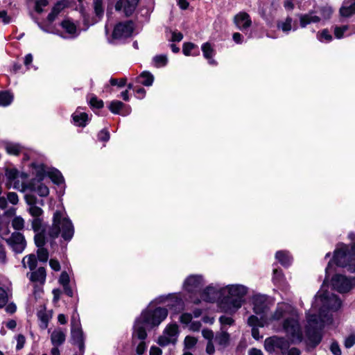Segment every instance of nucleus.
<instances>
[{
  "instance_id": "obj_5",
  "label": "nucleus",
  "mask_w": 355,
  "mask_h": 355,
  "mask_svg": "<svg viewBox=\"0 0 355 355\" xmlns=\"http://www.w3.org/2000/svg\"><path fill=\"white\" fill-rule=\"evenodd\" d=\"M334 261L340 267H347L352 271L355 270V243L350 250L346 245L341 244L340 247L334 252Z\"/></svg>"
},
{
  "instance_id": "obj_56",
  "label": "nucleus",
  "mask_w": 355,
  "mask_h": 355,
  "mask_svg": "<svg viewBox=\"0 0 355 355\" xmlns=\"http://www.w3.org/2000/svg\"><path fill=\"white\" fill-rule=\"evenodd\" d=\"M330 350L334 355H341V349L338 342L336 341L332 342L330 346Z\"/></svg>"
},
{
  "instance_id": "obj_8",
  "label": "nucleus",
  "mask_w": 355,
  "mask_h": 355,
  "mask_svg": "<svg viewBox=\"0 0 355 355\" xmlns=\"http://www.w3.org/2000/svg\"><path fill=\"white\" fill-rule=\"evenodd\" d=\"M71 343L78 345L81 354H83L85 349L83 332L79 321L74 316L71 318Z\"/></svg>"
},
{
  "instance_id": "obj_29",
  "label": "nucleus",
  "mask_w": 355,
  "mask_h": 355,
  "mask_svg": "<svg viewBox=\"0 0 355 355\" xmlns=\"http://www.w3.org/2000/svg\"><path fill=\"white\" fill-rule=\"evenodd\" d=\"M61 26L67 33L74 37L78 35L76 26L69 19H65L61 23Z\"/></svg>"
},
{
  "instance_id": "obj_57",
  "label": "nucleus",
  "mask_w": 355,
  "mask_h": 355,
  "mask_svg": "<svg viewBox=\"0 0 355 355\" xmlns=\"http://www.w3.org/2000/svg\"><path fill=\"white\" fill-rule=\"evenodd\" d=\"M48 4L47 0H39L35 3V10L40 13L43 11L42 8L46 6Z\"/></svg>"
},
{
  "instance_id": "obj_45",
  "label": "nucleus",
  "mask_w": 355,
  "mask_h": 355,
  "mask_svg": "<svg viewBox=\"0 0 355 355\" xmlns=\"http://www.w3.org/2000/svg\"><path fill=\"white\" fill-rule=\"evenodd\" d=\"M94 7L96 15L98 17H101L103 14V1L102 0H94Z\"/></svg>"
},
{
  "instance_id": "obj_59",
  "label": "nucleus",
  "mask_w": 355,
  "mask_h": 355,
  "mask_svg": "<svg viewBox=\"0 0 355 355\" xmlns=\"http://www.w3.org/2000/svg\"><path fill=\"white\" fill-rule=\"evenodd\" d=\"M7 198L8 201L12 205H17L18 203L19 199L18 196L15 192H9L7 194Z\"/></svg>"
},
{
  "instance_id": "obj_30",
  "label": "nucleus",
  "mask_w": 355,
  "mask_h": 355,
  "mask_svg": "<svg viewBox=\"0 0 355 355\" xmlns=\"http://www.w3.org/2000/svg\"><path fill=\"white\" fill-rule=\"evenodd\" d=\"M293 19L287 17L284 20L279 21L277 23V28L285 33H288L291 30L296 31L297 28H292Z\"/></svg>"
},
{
  "instance_id": "obj_6",
  "label": "nucleus",
  "mask_w": 355,
  "mask_h": 355,
  "mask_svg": "<svg viewBox=\"0 0 355 355\" xmlns=\"http://www.w3.org/2000/svg\"><path fill=\"white\" fill-rule=\"evenodd\" d=\"M168 315V311L165 308L158 307L155 310H146L141 313L140 317L146 326L151 327L158 326Z\"/></svg>"
},
{
  "instance_id": "obj_9",
  "label": "nucleus",
  "mask_w": 355,
  "mask_h": 355,
  "mask_svg": "<svg viewBox=\"0 0 355 355\" xmlns=\"http://www.w3.org/2000/svg\"><path fill=\"white\" fill-rule=\"evenodd\" d=\"M253 310L257 315H261L262 319H268L267 313L271 303L268 297L263 295H256L253 298Z\"/></svg>"
},
{
  "instance_id": "obj_18",
  "label": "nucleus",
  "mask_w": 355,
  "mask_h": 355,
  "mask_svg": "<svg viewBox=\"0 0 355 355\" xmlns=\"http://www.w3.org/2000/svg\"><path fill=\"white\" fill-rule=\"evenodd\" d=\"M300 26L301 28H306L311 24L318 23L320 21V17L314 15L313 12L301 14L298 15Z\"/></svg>"
},
{
  "instance_id": "obj_19",
  "label": "nucleus",
  "mask_w": 355,
  "mask_h": 355,
  "mask_svg": "<svg viewBox=\"0 0 355 355\" xmlns=\"http://www.w3.org/2000/svg\"><path fill=\"white\" fill-rule=\"evenodd\" d=\"M340 15L343 17H350L355 14V0H345L340 8Z\"/></svg>"
},
{
  "instance_id": "obj_3",
  "label": "nucleus",
  "mask_w": 355,
  "mask_h": 355,
  "mask_svg": "<svg viewBox=\"0 0 355 355\" xmlns=\"http://www.w3.org/2000/svg\"><path fill=\"white\" fill-rule=\"evenodd\" d=\"M74 234V228L71 221L66 218L60 211H56L53 214L52 225L49 228L47 235L52 239H55L60 234L62 238L69 241Z\"/></svg>"
},
{
  "instance_id": "obj_51",
  "label": "nucleus",
  "mask_w": 355,
  "mask_h": 355,
  "mask_svg": "<svg viewBox=\"0 0 355 355\" xmlns=\"http://www.w3.org/2000/svg\"><path fill=\"white\" fill-rule=\"evenodd\" d=\"M196 47H197V46L195 45L193 43H191V42L184 43L183 45V49H182L183 53L185 55L189 56V55H191V50H193V49H195Z\"/></svg>"
},
{
  "instance_id": "obj_48",
  "label": "nucleus",
  "mask_w": 355,
  "mask_h": 355,
  "mask_svg": "<svg viewBox=\"0 0 355 355\" xmlns=\"http://www.w3.org/2000/svg\"><path fill=\"white\" fill-rule=\"evenodd\" d=\"M28 211L30 214L35 218H40L39 216L43 213L42 209L36 205L31 206Z\"/></svg>"
},
{
  "instance_id": "obj_31",
  "label": "nucleus",
  "mask_w": 355,
  "mask_h": 355,
  "mask_svg": "<svg viewBox=\"0 0 355 355\" xmlns=\"http://www.w3.org/2000/svg\"><path fill=\"white\" fill-rule=\"evenodd\" d=\"M139 82L144 86H151L154 81L153 75L148 71L142 72L138 78Z\"/></svg>"
},
{
  "instance_id": "obj_28",
  "label": "nucleus",
  "mask_w": 355,
  "mask_h": 355,
  "mask_svg": "<svg viewBox=\"0 0 355 355\" xmlns=\"http://www.w3.org/2000/svg\"><path fill=\"white\" fill-rule=\"evenodd\" d=\"M31 166L33 167V174L35 175L38 181L42 180L44 176L47 175L48 171L46 170L44 165L33 163Z\"/></svg>"
},
{
  "instance_id": "obj_42",
  "label": "nucleus",
  "mask_w": 355,
  "mask_h": 355,
  "mask_svg": "<svg viewBox=\"0 0 355 355\" xmlns=\"http://www.w3.org/2000/svg\"><path fill=\"white\" fill-rule=\"evenodd\" d=\"M12 226L16 230H21L24 227V220L21 216H15L12 220Z\"/></svg>"
},
{
  "instance_id": "obj_41",
  "label": "nucleus",
  "mask_w": 355,
  "mask_h": 355,
  "mask_svg": "<svg viewBox=\"0 0 355 355\" xmlns=\"http://www.w3.org/2000/svg\"><path fill=\"white\" fill-rule=\"evenodd\" d=\"M317 38L321 42H328L331 41L332 36L327 29H324L317 34Z\"/></svg>"
},
{
  "instance_id": "obj_58",
  "label": "nucleus",
  "mask_w": 355,
  "mask_h": 355,
  "mask_svg": "<svg viewBox=\"0 0 355 355\" xmlns=\"http://www.w3.org/2000/svg\"><path fill=\"white\" fill-rule=\"evenodd\" d=\"M98 139L102 141H107L110 139V134L107 130H102L98 134Z\"/></svg>"
},
{
  "instance_id": "obj_43",
  "label": "nucleus",
  "mask_w": 355,
  "mask_h": 355,
  "mask_svg": "<svg viewBox=\"0 0 355 355\" xmlns=\"http://www.w3.org/2000/svg\"><path fill=\"white\" fill-rule=\"evenodd\" d=\"M37 255L38 259L42 262H46L49 259V252L44 248H38Z\"/></svg>"
},
{
  "instance_id": "obj_44",
  "label": "nucleus",
  "mask_w": 355,
  "mask_h": 355,
  "mask_svg": "<svg viewBox=\"0 0 355 355\" xmlns=\"http://www.w3.org/2000/svg\"><path fill=\"white\" fill-rule=\"evenodd\" d=\"M37 316L42 322V327L43 329H46L48 327V323L50 318L49 315L45 312V311H40L37 313Z\"/></svg>"
},
{
  "instance_id": "obj_24",
  "label": "nucleus",
  "mask_w": 355,
  "mask_h": 355,
  "mask_svg": "<svg viewBox=\"0 0 355 355\" xmlns=\"http://www.w3.org/2000/svg\"><path fill=\"white\" fill-rule=\"evenodd\" d=\"M68 2L65 0L58 1L53 8L51 12L48 15L49 21L55 20L58 15L68 6Z\"/></svg>"
},
{
  "instance_id": "obj_39",
  "label": "nucleus",
  "mask_w": 355,
  "mask_h": 355,
  "mask_svg": "<svg viewBox=\"0 0 355 355\" xmlns=\"http://www.w3.org/2000/svg\"><path fill=\"white\" fill-rule=\"evenodd\" d=\"M153 62L156 67H162L166 65L168 58L166 55H158L153 58Z\"/></svg>"
},
{
  "instance_id": "obj_13",
  "label": "nucleus",
  "mask_w": 355,
  "mask_h": 355,
  "mask_svg": "<svg viewBox=\"0 0 355 355\" xmlns=\"http://www.w3.org/2000/svg\"><path fill=\"white\" fill-rule=\"evenodd\" d=\"M6 241L15 253H21L26 246L25 238L20 232H13Z\"/></svg>"
},
{
  "instance_id": "obj_49",
  "label": "nucleus",
  "mask_w": 355,
  "mask_h": 355,
  "mask_svg": "<svg viewBox=\"0 0 355 355\" xmlns=\"http://www.w3.org/2000/svg\"><path fill=\"white\" fill-rule=\"evenodd\" d=\"M348 30L347 26H336L334 28V35L337 39H340L343 37L344 33Z\"/></svg>"
},
{
  "instance_id": "obj_12",
  "label": "nucleus",
  "mask_w": 355,
  "mask_h": 355,
  "mask_svg": "<svg viewBox=\"0 0 355 355\" xmlns=\"http://www.w3.org/2000/svg\"><path fill=\"white\" fill-rule=\"evenodd\" d=\"M134 31V24L131 21L117 24L113 30L112 37L115 40H122L132 35Z\"/></svg>"
},
{
  "instance_id": "obj_50",
  "label": "nucleus",
  "mask_w": 355,
  "mask_h": 355,
  "mask_svg": "<svg viewBox=\"0 0 355 355\" xmlns=\"http://www.w3.org/2000/svg\"><path fill=\"white\" fill-rule=\"evenodd\" d=\"M89 104L92 107L101 108L103 106V102L101 100L97 98V97L93 96L89 99Z\"/></svg>"
},
{
  "instance_id": "obj_27",
  "label": "nucleus",
  "mask_w": 355,
  "mask_h": 355,
  "mask_svg": "<svg viewBox=\"0 0 355 355\" xmlns=\"http://www.w3.org/2000/svg\"><path fill=\"white\" fill-rule=\"evenodd\" d=\"M214 339L218 345L225 348L229 345L230 334L225 331H221L216 334Z\"/></svg>"
},
{
  "instance_id": "obj_26",
  "label": "nucleus",
  "mask_w": 355,
  "mask_h": 355,
  "mask_svg": "<svg viewBox=\"0 0 355 355\" xmlns=\"http://www.w3.org/2000/svg\"><path fill=\"white\" fill-rule=\"evenodd\" d=\"M66 335L61 329L54 330L51 336V340L53 345H61L65 340Z\"/></svg>"
},
{
  "instance_id": "obj_63",
  "label": "nucleus",
  "mask_w": 355,
  "mask_h": 355,
  "mask_svg": "<svg viewBox=\"0 0 355 355\" xmlns=\"http://www.w3.org/2000/svg\"><path fill=\"white\" fill-rule=\"evenodd\" d=\"M219 321L222 324L232 325L234 322V320L227 316L222 315L219 318Z\"/></svg>"
},
{
  "instance_id": "obj_33",
  "label": "nucleus",
  "mask_w": 355,
  "mask_h": 355,
  "mask_svg": "<svg viewBox=\"0 0 355 355\" xmlns=\"http://www.w3.org/2000/svg\"><path fill=\"white\" fill-rule=\"evenodd\" d=\"M6 150L7 153L10 155L24 154V148L19 144L8 143L6 144Z\"/></svg>"
},
{
  "instance_id": "obj_34",
  "label": "nucleus",
  "mask_w": 355,
  "mask_h": 355,
  "mask_svg": "<svg viewBox=\"0 0 355 355\" xmlns=\"http://www.w3.org/2000/svg\"><path fill=\"white\" fill-rule=\"evenodd\" d=\"M47 175L56 184H60L64 182V178L61 173L56 169L48 171Z\"/></svg>"
},
{
  "instance_id": "obj_38",
  "label": "nucleus",
  "mask_w": 355,
  "mask_h": 355,
  "mask_svg": "<svg viewBox=\"0 0 355 355\" xmlns=\"http://www.w3.org/2000/svg\"><path fill=\"white\" fill-rule=\"evenodd\" d=\"M30 189L35 191L40 196L43 197L48 196L49 193V188L42 183L38 184L37 187L30 185Z\"/></svg>"
},
{
  "instance_id": "obj_17",
  "label": "nucleus",
  "mask_w": 355,
  "mask_h": 355,
  "mask_svg": "<svg viewBox=\"0 0 355 355\" xmlns=\"http://www.w3.org/2000/svg\"><path fill=\"white\" fill-rule=\"evenodd\" d=\"M145 325L146 322H143L141 317L138 318L135 323L134 332L132 334L133 339L137 338L141 340H144L147 337V333L146 331Z\"/></svg>"
},
{
  "instance_id": "obj_11",
  "label": "nucleus",
  "mask_w": 355,
  "mask_h": 355,
  "mask_svg": "<svg viewBox=\"0 0 355 355\" xmlns=\"http://www.w3.org/2000/svg\"><path fill=\"white\" fill-rule=\"evenodd\" d=\"M178 327L176 324L168 325L164 333L158 338L157 343L162 347L166 346L170 343L175 344L177 341Z\"/></svg>"
},
{
  "instance_id": "obj_54",
  "label": "nucleus",
  "mask_w": 355,
  "mask_h": 355,
  "mask_svg": "<svg viewBox=\"0 0 355 355\" xmlns=\"http://www.w3.org/2000/svg\"><path fill=\"white\" fill-rule=\"evenodd\" d=\"M6 175L9 180H15L19 178V172L17 169H7Z\"/></svg>"
},
{
  "instance_id": "obj_64",
  "label": "nucleus",
  "mask_w": 355,
  "mask_h": 355,
  "mask_svg": "<svg viewBox=\"0 0 355 355\" xmlns=\"http://www.w3.org/2000/svg\"><path fill=\"white\" fill-rule=\"evenodd\" d=\"M49 265L51 268L55 271H59L60 270V265L58 260L51 259L49 261Z\"/></svg>"
},
{
  "instance_id": "obj_37",
  "label": "nucleus",
  "mask_w": 355,
  "mask_h": 355,
  "mask_svg": "<svg viewBox=\"0 0 355 355\" xmlns=\"http://www.w3.org/2000/svg\"><path fill=\"white\" fill-rule=\"evenodd\" d=\"M268 319H262L261 315H260V319H259L255 315H251L249 317L248 320V323L250 326L253 327H263L264 326V321L267 320Z\"/></svg>"
},
{
  "instance_id": "obj_21",
  "label": "nucleus",
  "mask_w": 355,
  "mask_h": 355,
  "mask_svg": "<svg viewBox=\"0 0 355 355\" xmlns=\"http://www.w3.org/2000/svg\"><path fill=\"white\" fill-rule=\"evenodd\" d=\"M124 107L125 105L122 102L119 101H112L110 103L109 109L114 114L125 116L130 113L131 110L130 107H128L127 109L123 110V108Z\"/></svg>"
},
{
  "instance_id": "obj_55",
  "label": "nucleus",
  "mask_w": 355,
  "mask_h": 355,
  "mask_svg": "<svg viewBox=\"0 0 355 355\" xmlns=\"http://www.w3.org/2000/svg\"><path fill=\"white\" fill-rule=\"evenodd\" d=\"M59 282L60 284H62L63 286L69 285V277L67 272L64 271L61 273L60 278H59Z\"/></svg>"
},
{
  "instance_id": "obj_22",
  "label": "nucleus",
  "mask_w": 355,
  "mask_h": 355,
  "mask_svg": "<svg viewBox=\"0 0 355 355\" xmlns=\"http://www.w3.org/2000/svg\"><path fill=\"white\" fill-rule=\"evenodd\" d=\"M136 6L132 8V2L127 0H119L115 5L117 11H122L126 16L131 15L135 11Z\"/></svg>"
},
{
  "instance_id": "obj_32",
  "label": "nucleus",
  "mask_w": 355,
  "mask_h": 355,
  "mask_svg": "<svg viewBox=\"0 0 355 355\" xmlns=\"http://www.w3.org/2000/svg\"><path fill=\"white\" fill-rule=\"evenodd\" d=\"M27 259L28 267L31 270H34L37 267V258L35 254H31L23 258L21 263L24 268H26V259Z\"/></svg>"
},
{
  "instance_id": "obj_16",
  "label": "nucleus",
  "mask_w": 355,
  "mask_h": 355,
  "mask_svg": "<svg viewBox=\"0 0 355 355\" xmlns=\"http://www.w3.org/2000/svg\"><path fill=\"white\" fill-rule=\"evenodd\" d=\"M27 277H28L31 282L35 284V293L37 284L42 286L45 283L46 277V270L44 267H40L37 270H32L31 272H28Z\"/></svg>"
},
{
  "instance_id": "obj_10",
  "label": "nucleus",
  "mask_w": 355,
  "mask_h": 355,
  "mask_svg": "<svg viewBox=\"0 0 355 355\" xmlns=\"http://www.w3.org/2000/svg\"><path fill=\"white\" fill-rule=\"evenodd\" d=\"M334 289L339 293H347L355 286V278H347L342 275H336L332 277Z\"/></svg>"
},
{
  "instance_id": "obj_14",
  "label": "nucleus",
  "mask_w": 355,
  "mask_h": 355,
  "mask_svg": "<svg viewBox=\"0 0 355 355\" xmlns=\"http://www.w3.org/2000/svg\"><path fill=\"white\" fill-rule=\"evenodd\" d=\"M203 279L201 275H193L189 276L184 282V288L188 292H196L203 286Z\"/></svg>"
},
{
  "instance_id": "obj_7",
  "label": "nucleus",
  "mask_w": 355,
  "mask_h": 355,
  "mask_svg": "<svg viewBox=\"0 0 355 355\" xmlns=\"http://www.w3.org/2000/svg\"><path fill=\"white\" fill-rule=\"evenodd\" d=\"M290 346V342L284 337L277 336L267 338L264 341V348L270 354H272L277 349L281 350L282 353H285Z\"/></svg>"
},
{
  "instance_id": "obj_60",
  "label": "nucleus",
  "mask_w": 355,
  "mask_h": 355,
  "mask_svg": "<svg viewBox=\"0 0 355 355\" xmlns=\"http://www.w3.org/2000/svg\"><path fill=\"white\" fill-rule=\"evenodd\" d=\"M126 78H121L120 80L111 78L110 82L112 85H117L119 87H123L126 83Z\"/></svg>"
},
{
  "instance_id": "obj_15",
  "label": "nucleus",
  "mask_w": 355,
  "mask_h": 355,
  "mask_svg": "<svg viewBox=\"0 0 355 355\" xmlns=\"http://www.w3.org/2000/svg\"><path fill=\"white\" fill-rule=\"evenodd\" d=\"M234 24L236 27L241 31H245L252 25V20L250 15L245 12H239L233 19Z\"/></svg>"
},
{
  "instance_id": "obj_20",
  "label": "nucleus",
  "mask_w": 355,
  "mask_h": 355,
  "mask_svg": "<svg viewBox=\"0 0 355 355\" xmlns=\"http://www.w3.org/2000/svg\"><path fill=\"white\" fill-rule=\"evenodd\" d=\"M295 311L292 307L286 304H279L275 311L272 314L270 320H279L282 319L288 313Z\"/></svg>"
},
{
  "instance_id": "obj_25",
  "label": "nucleus",
  "mask_w": 355,
  "mask_h": 355,
  "mask_svg": "<svg viewBox=\"0 0 355 355\" xmlns=\"http://www.w3.org/2000/svg\"><path fill=\"white\" fill-rule=\"evenodd\" d=\"M72 118L74 124L77 126L85 127L88 121V115L80 110H77L73 114Z\"/></svg>"
},
{
  "instance_id": "obj_53",
  "label": "nucleus",
  "mask_w": 355,
  "mask_h": 355,
  "mask_svg": "<svg viewBox=\"0 0 355 355\" xmlns=\"http://www.w3.org/2000/svg\"><path fill=\"white\" fill-rule=\"evenodd\" d=\"M355 345V334H350L345 339L344 345L346 348H350Z\"/></svg>"
},
{
  "instance_id": "obj_2",
  "label": "nucleus",
  "mask_w": 355,
  "mask_h": 355,
  "mask_svg": "<svg viewBox=\"0 0 355 355\" xmlns=\"http://www.w3.org/2000/svg\"><path fill=\"white\" fill-rule=\"evenodd\" d=\"M221 292L223 297L220 307L224 312L232 313L241 306L248 288L241 284L230 285L223 288Z\"/></svg>"
},
{
  "instance_id": "obj_1",
  "label": "nucleus",
  "mask_w": 355,
  "mask_h": 355,
  "mask_svg": "<svg viewBox=\"0 0 355 355\" xmlns=\"http://www.w3.org/2000/svg\"><path fill=\"white\" fill-rule=\"evenodd\" d=\"M318 302L322 304L319 314L309 313L306 315L307 324L305 327L306 336L313 347L318 345L322 340L321 330L324 324L331 321V316L327 310L336 311L341 306L340 299L336 295L328 291H324L317 296L316 303Z\"/></svg>"
},
{
  "instance_id": "obj_46",
  "label": "nucleus",
  "mask_w": 355,
  "mask_h": 355,
  "mask_svg": "<svg viewBox=\"0 0 355 355\" xmlns=\"http://www.w3.org/2000/svg\"><path fill=\"white\" fill-rule=\"evenodd\" d=\"M42 220L40 218H35L32 220V228L35 232L42 231Z\"/></svg>"
},
{
  "instance_id": "obj_47",
  "label": "nucleus",
  "mask_w": 355,
  "mask_h": 355,
  "mask_svg": "<svg viewBox=\"0 0 355 355\" xmlns=\"http://www.w3.org/2000/svg\"><path fill=\"white\" fill-rule=\"evenodd\" d=\"M8 301V295L5 289L0 287V309L3 307Z\"/></svg>"
},
{
  "instance_id": "obj_23",
  "label": "nucleus",
  "mask_w": 355,
  "mask_h": 355,
  "mask_svg": "<svg viewBox=\"0 0 355 355\" xmlns=\"http://www.w3.org/2000/svg\"><path fill=\"white\" fill-rule=\"evenodd\" d=\"M201 49L203 53V56L208 60V62L211 65H216V62L213 59L215 51L211 44L206 42L202 45Z\"/></svg>"
},
{
  "instance_id": "obj_61",
  "label": "nucleus",
  "mask_w": 355,
  "mask_h": 355,
  "mask_svg": "<svg viewBox=\"0 0 355 355\" xmlns=\"http://www.w3.org/2000/svg\"><path fill=\"white\" fill-rule=\"evenodd\" d=\"M0 19L5 24H8L11 21V17L8 15V13L6 10L0 11Z\"/></svg>"
},
{
  "instance_id": "obj_52",
  "label": "nucleus",
  "mask_w": 355,
  "mask_h": 355,
  "mask_svg": "<svg viewBox=\"0 0 355 355\" xmlns=\"http://www.w3.org/2000/svg\"><path fill=\"white\" fill-rule=\"evenodd\" d=\"M197 341L196 338L188 336L184 339L185 347L188 349H191L196 345Z\"/></svg>"
},
{
  "instance_id": "obj_36",
  "label": "nucleus",
  "mask_w": 355,
  "mask_h": 355,
  "mask_svg": "<svg viewBox=\"0 0 355 355\" xmlns=\"http://www.w3.org/2000/svg\"><path fill=\"white\" fill-rule=\"evenodd\" d=\"M275 257L283 266H288L291 263V258L286 251H278Z\"/></svg>"
},
{
  "instance_id": "obj_35",
  "label": "nucleus",
  "mask_w": 355,
  "mask_h": 355,
  "mask_svg": "<svg viewBox=\"0 0 355 355\" xmlns=\"http://www.w3.org/2000/svg\"><path fill=\"white\" fill-rule=\"evenodd\" d=\"M13 101V95L7 91L0 92V106H8Z\"/></svg>"
},
{
  "instance_id": "obj_40",
  "label": "nucleus",
  "mask_w": 355,
  "mask_h": 355,
  "mask_svg": "<svg viewBox=\"0 0 355 355\" xmlns=\"http://www.w3.org/2000/svg\"><path fill=\"white\" fill-rule=\"evenodd\" d=\"M35 243L37 248H44L46 243V239L44 234V231L37 232L34 237Z\"/></svg>"
},
{
  "instance_id": "obj_4",
  "label": "nucleus",
  "mask_w": 355,
  "mask_h": 355,
  "mask_svg": "<svg viewBox=\"0 0 355 355\" xmlns=\"http://www.w3.org/2000/svg\"><path fill=\"white\" fill-rule=\"evenodd\" d=\"M299 320L298 314L296 311H293L291 316L286 318L283 322V329L291 343H300L303 340Z\"/></svg>"
},
{
  "instance_id": "obj_62",
  "label": "nucleus",
  "mask_w": 355,
  "mask_h": 355,
  "mask_svg": "<svg viewBox=\"0 0 355 355\" xmlns=\"http://www.w3.org/2000/svg\"><path fill=\"white\" fill-rule=\"evenodd\" d=\"M202 336L208 340V341H212V339L214 338V332L208 329H203L202 331Z\"/></svg>"
}]
</instances>
